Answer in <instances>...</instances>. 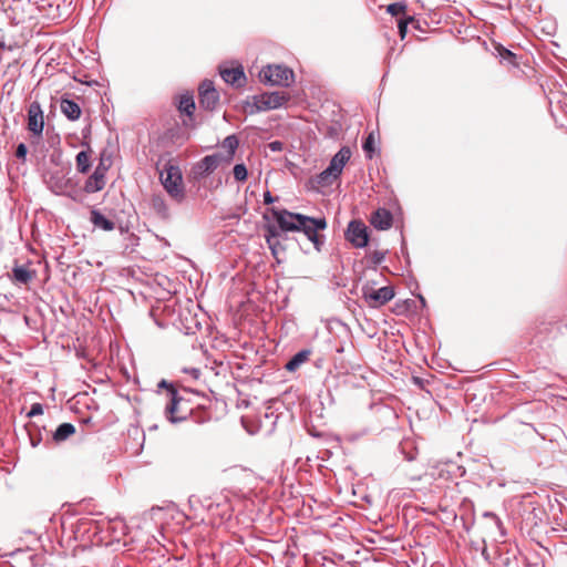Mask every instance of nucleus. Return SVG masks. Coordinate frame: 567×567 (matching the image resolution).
<instances>
[{
    "instance_id": "nucleus-26",
    "label": "nucleus",
    "mask_w": 567,
    "mask_h": 567,
    "mask_svg": "<svg viewBox=\"0 0 567 567\" xmlns=\"http://www.w3.org/2000/svg\"><path fill=\"white\" fill-rule=\"evenodd\" d=\"M112 165L111 156L105 155V153H102L100 155L99 164L95 167V171L100 172L101 174L106 176L107 171L110 169Z\"/></svg>"
},
{
    "instance_id": "nucleus-16",
    "label": "nucleus",
    "mask_w": 567,
    "mask_h": 567,
    "mask_svg": "<svg viewBox=\"0 0 567 567\" xmlns=\"http://www.w3.org/2000/svg\"><path fill=\"white\" fill-rule=\"evenodd\" d=\"M392 214L385 208H379L371 217V224L379 230H386L392 226Z\"/></svg>"
},
{
    "instance_id": "nucleus-6",
    "label": "nucleus",
    "mask_w": 567,
    "mask_h": 567,
    "mask_svg": "<svg viewBox=\"0 0 567 567\" xmlns=\"http://www.w3.org/2000/svg\"><path fill=\"white\" fill-rule=\"evenodd\" d=\"M288 101V96L281 92H266L254 95L251 102H247L248 112L250 114L269 110H276Z\"/></svg>"
},
{
    "instance_id": "nucleus-38",
    "label": "nucleus",
    "mask_w": 567,
    "mask_h": 567,
    "mask_svg": "<svg viewBox=\"0 0 567 567\" xmlns=\"http://www.w3.org/2000/svg\"><path fill=\"white\" fill-rule=\"evenodd\" d=\"M128 433H130V435H132V434L136 435L137 434V426H134L133 429H130Z\"/></svg>"
},
{
    "instance_id": "nucleus-3",
    "label": "nucleus",
    "mask_w": 567,
    "mask_h": 567,
    "mask_svg": "<svg viewBox=\"0 0 567 567\" xmlns=\"http://www.w3.org/2000/svg\"><path fill=\"white\" fill-rule=\"evenodd\" d=\"M351 155V148L349 146H342L331 158L329 166L316 176V184L320 187L331 186L342 174Z\"/></svg>"
},
{
    "instance_id": "nucleus-4",
    "label": "nucleus",
    "mask_w": 567,
    "mask_h": 567,
    "mask_svg": "<svg viewBox=\"0 0 567 567\" xmlns=\"http://www.w3.org/2000/svg\"><path fill=\"white\" fill-rule=\"evenodd\" d=\"M158 392L165 395L166 405H165V415L166 419L171 423H178L187 419V413L181 410V403L183 401L182 396H179L177 390L173 386L172 383H167L165 380H162L158 384Z\"/></svg>"
},
{
    "instance_id": "nucleus-33",
    "label": "nucleus",
    "mask_w": 567,
    "mask_h": 567,
    "mask_svg": "<svg viewBox=\"0 0 567 567\" xmlns=\"http://www.w3.org/2000/svg\"><path fill=\"white\" fill-rule=\"evenodd\" d=\"M385 258V252L383 251H373L372 255H371V259H372V262L374 265H380Z\"/></svg>"
},
{
    "instance_id": "nucleus-14",
    "label": "nucleus",
    "mask_w": 567,
    "mask_h": 567,
    "mask_svg": "<svg viewBox=\"0 0 567 567\" xmlns=\"http://www.w3.org/2000/svg\"><path fill=\"white\" fill-rule=\"evenodd\" d=\"M106 185V176L95 171L86 178L82 193L93 194L102 190Z\"/></svg>"
},
{
    "instance_id": "nucleus-42",
    "label": "nucleus",
    "mask_w": 567,
    "mask_h": 567,
    "mask_svg": "<svg viewBox=\"0 0 567 567\" xmlns=\"http://www.w3.org/2000/svg\"><path fill=\"white\" fill-rule=\"evenodd\" d=\"M268 233H270L271 235H275V231L271 229H268Z\"/></svg>"
},
{
    "instance_id": "nucleus-29",
    "label": "nucleus",
    "mask_w": 567,
    "mask_h": 567,
    "mask_svg": "<svg viewBox=\"0 0 567 567\" xmlns=\"http://www.w3.org/2000/svg\"><path fill=\"white\" fill-rule=\"evenodd\" d=\"M412 21H413L412 17H409L406 19H402V20L399 21L398 29H399V34H400L401 39L405 38L406 32H408V25Z\"/></svg>"
},
{
    "instance_id": "nucleus-36",
    "label": "nucleus",
    "mask_w": 567,
    "mask_h": 567,
    "mask_svg": "<svg viewBox=\"0 0 567 567\" xmlns=\"http://www.w3.org/2000/svg\"><path fill=\"white\" fill-rule=\"evenodd\" d=\"M184 371L189 373L194 379H198L200 377V370L197 368L185 369Z\"/></svg>"
},
{
    "instance_id": "nucleus-30",
    "label": "nucleus",
    "mask_w": 567,
    "mask_h": 567,
    "mask_svg": "<svg viewBox=\"0 0 567 567\" xmlns=\"http://www.w3.org/2000/svg\"><path fill=\"white\" fill-rule=\"evenodd\" d=\"M484 517L491 519V522L495 525V527L501 530L502 536L504 535L502 522L497 515H495L494 513H491V512H486V513H484Z\"/></svg>"
},
{
    "instance_id": "nucleus-39",
    "label": "nucleus",
    "mask_w": 567,
    "mask_h": 567,
    "mask_svg": "<svg viewBox=\"0 0 567 567\" xmlns=\"http://www.w3.org/2000/svg\"><path fill=\"white\" fill-rule=\"evenodd\" d=\"M504 52H505L504 56L514 58V54L509 50H504Z\"/></svg>"
},
{
    "instance_id": "nucleus-21",
    "label": "nucleus",
    "mask_w": 567,
    "mask_h": 567,
    "mask_svg": "<svg viewBox=\"0 0 567 567\" xmlns=\"http://www.w3.org/2000/svg\"><path fill=\"white\" fill-rule=\"evenodd\" d=\"M178 110L179 112L185 113L192 120L193 113L195 111L193 94L185 93L179 96Z\"/></svg>"
},
{
    "instance_id": "nucleus-20",
    "label": "nucleus",
    "mask_w": 567,
    "mask_h": 567,
    "mask_svg": "<svg viewBox=\"0 0 567 567\" xmlns=\"http://www.w3.org/2000/svg\"><path fill=\"white\" fill-rule=\"evenodd\" d=\"M223 147L226 150V153L223 154V163L228 165L238 147V138L235 135L227 136L223 142Z\"/></svg>"
},
{
    "instance_id": "nucleus-24",
    "label": "nucleus",
    "mask_w": 567,
    "mask_h": 567,
    "mask_svg": "<svg viewBox=\"0 0 567 567\" xmlns=\"http://www.w3.org/2000/svg\"><path fill=\"white\" fill-rule=\"evenodd\" d=\"M310 355L309 350H301L296 353L287 363L286 369L290 372L296 371L302 363H305Z\"/></svg>"
},
{
    "instance_id": "nucleus-10",
    "label": "nucleus",
    "mask_w": 567,
    "mask_h": 567,
    "mask_svg": "<svg viewBox=\"0 0 567 567\" xmlns=\"http://www.w3.org/2000/svg\"><path fill=\"white\" fill-rule=\"evenodd\" d=\"M27 128L35 137H41L44 128V114L41 104L33 101L29 104Z\"/></svg>"
},
{
    "instance_id": "nucleus-41",
    "label": "nucleus",
    "mask_w": 567,
    "mask_h": 567,
    "mask_svg": "<svg viewBox=\"0 0 567 567\" xmlns=\"http://www.w3.org/2000/svg\"><path fill=\"white\" fill-rule=\"evenodd\" d=\"M268 233H270L271 235H275V231L271 229H268Z\"/></svg>"
},
{
    "instance_id": "nucleus-23",
    "label": "nucleus",
    "mask_w": 567,
    "mask_h": 567,
    "mask_svg": "<svg viewBox=\"0 0 567 567\" xmlns=\"http://www.w3.org/2000/svg\"><path fill=\"white\" fill-rule=\"evenodd\" d=\"M75 433V427L71 423H62L58 426L55 432L53 433V440L58 443L68 440L71 435Z\"/></svg>"
},
{
    "instance_id": "nucleus-7",
    "label": "nucleus",
    "mask_w": 567,
    "mask_h": 567,
    "mask_svg": "<svg viewBox=\"0 0 567 567\" xmlns=\"http://www.w3.org/2000/svg\"><path fill=\"white\" fill-rule=\"evenodd\" d=\"M259 78L265 84L289 86L293 81V72L285 65H267L260 71Z\"/></svg>"
},
{
    "instance_id": "nucleus-35",
    "label": "nucleus",
    "mask_w": 567,
    "mask_h": 567,
    "mask_svg": "<svg viewBox=\"0 0 567 567\" xmlns=\"http://www.w3.org/2000/svg\"><path fill=\"white\" fill-rule=\"evenodd\" d=\"M268 148L271 152H281L284 148V144L280 141H274L268 144Z\"/></svg>"
},
{
    "instance_id": "nucleus-2",
    "label": "nucleus",
    "mask_w": 567,
    "mask_h": 567,
    "mask_svg": "<svg viewBox=\"0 0 567 567\" xmlns=\"http://www.w3.org/2000/svg\"><path fill=\"white\" fill-rule=\"evenodd\" d=\"M159 174V181L167 194L176 202L185 198V188L183 184V174L178 165L172 159L161 158L156 164Z\"/></svg>"
},
{
    "instance_id": "nucleus-5",
    "label": "nucleus",
    "mask_w": 567,
    "mask_h": 567,
    "mask_svg": "<svg viewBox=\"0 0 567 567\" xmlns=\"http://www.w3.org/2000/svg\"><path fill=\"white\" fill-rule=\"evenodd\" d=\"M49 189L55 195L66 196L74 202H82V190L76 182L62 173L51 174L45 181Z\"/></svg>"
},
{
    "instance_id": "nucleus-8",
    "label": "nucleus",
    "mask_w": 567,
    "mask_h": 567,
    "mask_svg": "<svg viewBox=\"0 0 567 567\" xmlns=\"http://www.w3.org/2000/svg\"><path fill=\"white\" fill-rule=\"evenodd\" d=\"M361 290L363 299L371 308L382 307L394 297V290L390 286L375 288L371 284H365Z\"/></svg>"
},
{
    "instance_id": "nucleus-32",
    "label": "nucleus",
    "mask_w": 567,
    "mask_h": 567,
    "mask_svg": "<svg viewBox=\"0 0 567 567\" xmlns=\"http://www.w3.org/2000/svg\"><path fill=\"white\" fill-rule=\"evenodd\" d=\"M148 319L152 321V323L154 326H157L158 328H164L167 326V323L165 321H162L159 319L156 318V313H155V310H151L150 313H148Z\"/></svg>"
},
{
    "instance_id": "nucleus-15",
    "label": "nucleus",
    "mask_w": 567,
    "mask_h": 567,
    "mask_svg": "<svg viewBox=\"0 0 567 567\" xmlns=\"http://www.w3.org/2000/svg\"><path fill=\"white\" fill-rule=\"evenodd\" d=\"M60 109L63 115L70 121H76L81 117L82 110L80 105L66 96L61 97Z\"/></svg>"
},
{
    "instance_id": "nucleus-1",
    "label": "nucleus",
    "mask_w": 567,
    "mask_h": 567,
    "mask_svg": "<svg viewBox=\"0 0 567 567\" xmlns=\"http://www.w3.org/2000/svg\"><path fill=\"white\" fill-rule=\"evenodd\" d=\"M278 226L284 231H302L307 238L313 243L319 249L320 240L318 230H323L327 227L326 218H313L298 213H291L287 209H270Z\"/></svg>"
},
{
    "instance_id": "nucleus-22",
    "label": "nucleus",
    "mask_w": 567,
    "mask_h": 567,
    "mask_svg": "<svg viewBox=\"0 0 567 567\" xmlns=\"http://www.w3.org/2000/svg\"><path fill=\"white\" fill-rule=\"evenodd\" d=\"M151 208L159 218L168 217V208L162 195H154L151 199Z\"/></svg>"
},
{
    "instance_id": "nucleus-40",
    "label": "nucleus",
    "mask_w": 567,
    "mask_h": 567,
    "mask_svg": "<svg viewBox=\"0 0 567 567\" xmlns=\"http://www.w3.org/2000/svg\"><path fill=\"white\" fill-rule=\"evenodd\" d=\"M143 285H144V287H145V286H148V285H150V282H148V281H146V280H144V281H143Z\"/></svg>"
},
{
    "instance_id": "nucleus-11",
    "label": "nucleus",
    "mask_w": 567,
    "mask_h": 567,
    "mask_svg": "<svg viewBox=\"0 0 567 567\" xmlns=\"http://www.w3.org/2000/svg\"><path fill=\"white\" fill-rule=\"evenodd\" d=\"M346 236L347 239L357 248L365 247L369 241L368 228L359 220H352L349 223Z\"/></svg>"
},
{
    "instance_id": "nucleus-18",
    "label": "nucleus",
    "mask_w": 567,
    "mask_h": 567,
    "mask_svg": "<svg viewBox=\"0 0 567 567\" xmlns=\"http://www.w3.org/2000/svg\"><path fill=\"white\" fill-rule=\"evenodd\" d=\"M35 270L29 269L25 266H14L12 268L11 278L14 282L27 285L35 277Z\"/></svg>"
},
{
    "instance_id": "nucleus-27",
    "label": "nucleus",
    "mask_w": 567,
    "mask_h": 567,
    "mask_svg": "<svg viewBox=\"0 0 567 567\" xmlns=\"http://www.w3.org/2000/svg\"><path fill=\"white\" fill-rule=\"evenodd\" d=\"M234 178L237 182H245L248 177V171L245 164H236L233 169Z\"/></svg>"
},
{
    "instance_id": "nucleus-25",
    "label": "nucleus",
    "mask_w": 567,
    "mask_h": 567,
    "mask_svg": "<svg viewBox=\"0 0 567 567\" xmlns=\"http://www.w3.org/2000/svg\"><path fill=\"white\" fill-rule=\"evenodd\" d=\"M363 151L368 158H372L375 151V138L374 134L370 133L363 142L362 145Z\"/></svg>"
},
{
    "instance_id": "nucleus-28",
    "label": "nucleus",
    "mask_w": 567,
    "mask_h": 567,
    "mask_svg": "<svg viewBox=\"0 0 567 567\" xmlns=\"http://www.w3.org/2000/svg\"><path fill=\"white\" fill-rule=\"evenodd\" d=\"M406 10V4L403 3V2H394V3H390L388 7H386V12L390 13L391 16L393 17H396L401 13H404Z\"/></svg>"
},
{
    "instance_id": "nucleus-34",
    "label": "nucleus",
    "mask_w": 567,
    "mask_h": 567,
    "mask_svg": "<svg viewBox=\"0 0 567 567\" xmlns=\"http://www.w3.org/2000/svg\"><path fill=\"white\" fill-rule=\"evenodd\" d=\"M28 153V148L23 143L17 146L16 156L20 159H24Z\"/></svg>"
},
{
    "instance_id": "nucleus-9",
    "label": "nucleus",
    "mask_w": 567,
    "mask_h": 567,
    "mask_svg": "<svg viewBox=\"0 0 567 567\" xmlns=\"http://www.w3.org/2000/svg\"><path fill=\"white\" fill-rule=\"evenodd\" d=\"M220 165H224L223 153L206 155L192 166L190 177L195 181H202L203 178L210 175Z\"/></svg>"
},
{
    "instance_id": "nucleus-19",
    "label": "nucleus",
    "mask_w": 567,
    "mask_h": 567,
    "mask_svg": "<svg viewBox=\"0 0 567 567\" xmlns=\"http://www.w3.org/2000/svg\"><path fill=\"white\" fill-rule=\"evenodd\" d=\"M90 221L94 225V227L103 230H113L115 228V224L112 220L107 219L97 209L91 210Z\"/></svg>"
},
{
    "instance_id": "nucleus-12",
    "label": "nucleus",
    "mask_w": 567,
    "mask_h": 567,
    "mask_svg": "<svg viewBox=\"0 0 567 567\" xmlns=\"http://www.w3.org/2000/svg\"><path fill=\"white\" fill-rule=\"evenodd\" d=\"M219 101L213 81L205 80L199 86V104L205 110H214Z\"/></svg>"
},
{
    "instance_id": "nucleus-37",
    "label": "nucleus",
    "mask_w": 567,
    "mask_h": 567,
    "mask_svg": "<svg viewBox=\"0 0 567 567\" xmlns=\"http://www.w3.org/2000/svg\"><path fill=\"white\" fill-rule=\"evenodd\" d=\"M275 202V198L271 196L270 192H266L264 194V203L265 204H272Z\"/></svg>"
},
{
    "instance_id": "nucleus-13",
    "label": "nucleus",
    "mask_w": 567,
    "mask_h": 567,
    "mask_svg": "<svg viewBox=\"0 0 567 567\" xmlns=\"http://www.w3.org/2000/svg\"><path fill=\"white\" fill-rule=\"evenodd\" d=\"M219 73L226 83L235 86H241L246 80L241 65H237L236 68H220Z\"/></svg>"
},
{
    "instance_id": "nucleus-17",
    "label": "nucleus",
    "mask_w": 567,
    "mask_h": 567,
    "mask_svg": "<svg viewBox=\"0 0 567 567\" xmlns=\"http://www.w3.org/2000/svg\"><path fill=\"white\" fill-rule=\"evenodd\" d=\"M92 166V150L87 147L75 156V168L80 174H87Z\"/></svg>"
},
{
    "instance_id": "nucleus-31",
    "label": "nucleus",
    "mask_w": 567,
    "mask_h": 567,
    "mask_svg": "<svg viewBox=\"0 0 567 567\" xmlns=\"http://www.w3.org/2000/svg\"><path fill=\"white\" fill-rule=\"evenodd\" d=\"M43 413V406L40 403H33L28 412V416L33 417Z\"/></svg>"
},
{
    "instance_id": "nucleus-43",
    "label": "nucleus",
    "mask_w": 567,
    "mask_h": 567,
    "mask_svg": "<svg viewBox=\"0 0 567 567\" xmlns=\"http://www.w3.org/2000/svg\"><path fill=\"white\" fill-rule=\"evenodd\" d=\"M268 233H270L271 235H275V231L271 229H268Z\"/></svg>"
}]
</instances>
